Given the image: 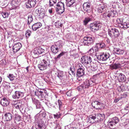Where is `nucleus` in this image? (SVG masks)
<instances>
[{
  "label": "nucleus",
  "instance_id": "f257e3e1",
  "mask_svg": "<svg viewBox=\"0 0 129 129\" xmlns=\"http://www.w3.org/2000/svg\"><path fill=\"white\" fill-rule=\"evenodd\" d=\"M108 34L112 38V41L114 42H115L114 39L118 37L120 35L118 30L115 28H111L108 29Z\"/></svg>",
  "mask_w": 129,
  "mask_h": 129
},
{
  "label": "nucleus",
  "instance_id": "f03ea898",
  "mask_svg": "<svg viewBox=\"0 0 129 129\" xmlns=\"http://www.w3.org/2000/svg\"><path fill=\"white\" fill-rule=\"evenodd\" d=\"M94 38L92 36H87L84 37L83 38V43L85 45H92L94 43Z\"/></svg>",
  "mask_w": 129,
  "mask_h": 129
},
{
  "label": "nucleus",
  "instance_id": "7ed1b4c3",
  "mask_svg": "<svg viewBox=\"0 0 129 129\" xmlns=\"http://www.w3.org/2000/svg\"><path fill=\"white\" fill-rule=\"evenodd\" d=\"M46 12L43 8H39L33 12V14L36 16H38L41 19L43 18L45 15Z\"/></svg>",
  "mask_w": 129,
  "mask_h": 129
},
{
  "label": "nucleus",
  "instance_id": "20e7f679",
  "mask_svg": "<svg viewBox=\"0 0 129 129\" xmlns=\"http://www.w3.org/2000/svg\"><path fill=\"white\" fill-rule=\"evenodd\" d=\"M101 27V24L99 22H94L89 25L90 30L93 32H95L99 30Z\"/></svg>",
  "mask_w": 129,
  "mask_h": 129
},
{
  "label": "nucleus",
  "instance_id": "39448f33",
  "mask_svg": "<svg viewBox=\"0 0 129 129\" xmlns=\"http://www.w3.org/2000/svg\"><path fill=\"white\" fill-rule=\"evenodd\" d=\"M110 56V54L108 53L102 52L97 55V57L100 61H105L109 58Z\"/></svg>",
  "mask_w": 129,
  "mask_h": 129
},
{
  "label": "nucleus",
  "instance_id": "423d86ee",
  "mask_svg": "<svg viewBox=\"0 0 129 129\" xmlns=\"http://www.w3.org/2000/svg\"><path fill=\"white\" fill-rule=\"evenodd\" d=\"M95 83V82L93 79L87 80L82 85L81 87L83 89L88 88L93 85Z\"/></svg>",
  "mask_w": 129,
  "mask_h": 129
},
{
  "label": "nucleus",
  "instance_id": "0eeeda50",
  "mask_svg": "<svg viewBox=\"0 0 129 129\" xmlns=\"http://www.w3.org/2000/svg\"><path fill=\"white\" fill-rule=\"evenodd\" d=\"M56 10L59 14L62 13L64 11V3L61 2H58L56 5Z\"/></svg>",
  "mask_w": 129,
  "mask_h": 129
},
{
  "label": "nucleus",
  "instance_id": "6e6552de",
  "mask_svg": "<svg viewBox=\"0 0 129 129\" xmlns=\"http://www.w3.org/2000/svg\"><path fill=\"white\" fill-rule=\"evenodd\" d=\"M62 48V45L59 43H57L51 46V50L53 53H56Z\"/></svg>",
  "mask_w": 129,
  "mask_h": 129
},
{
  "label": "nucleus",
  "instance_id": "1a4fd4ad",
  "mask_svg": "<svg viewBox=\"0 0 129 129\" xmlns=\"http://www.w3.org/2000/svg\"><path fill=\"white\" fill-rule=\"evenodd\" d=\"M45 51V50L42 48L41 47H39L37 48H35L33 54L34 58H37L39 54L42 53Z\"/></svg>",
  "mask_w": 129,
  "mask_h": 129
},
{
  "label": "nucleus",
  "instance_id": "9d476101",
  "mask_svg": "<svg viewBox=\"0 0 129 129\" xmlns=\"http://www.w3.org/2000/svg\"><path fill=\"white\" fill-rule=\"evenodd\" d=\"M81 62L84 64H88L90 63L92 61L91 57L89 56H84L82 57L81 59Z\"/></svg>",
  "mask_w": 129,
  "mask_h": 129
},
{
  "label": "nucleus",
  "instance_id": "9b49d317",
  "mask_svg": "<svg viewBox=\"0 0 129 129\" xmlns=\"http://www.w3.org/2000/svg\"><path fill=\"white\" fill-rule=\"evenodd\" d=\"M107 15L109 17H116L117 15V13L116 10L114 9L108 11V12L106 13H104V15Z\"/></svg>",
  "mask_w": 129,
  "mask_h": 129
},
{
  "label": "nucleus",
  "instance_id": "f8f14e48",
  "mask_svg": "<svg viewBox=\"0 0 129 129\" xmlns=\"http://www.w3.org/2000/svg\"><path fill=\"white\" fill-rule=\"evenodd\" d=\"M42 57L43 59H42V61H41V62L47 67H49L50 64L49 58L46 55L43 56Z\"/></svg>",
  "mask_w": 129,
  "mask_h": 129
},
{
  "label": "nucleus",
  "instance_id": "ddd939ff",
  "mask_svg": "<svg viewBox=\"0 0 129 129\" xmlns=\"http://www.w3.org/2000/svg\"><path fill=\"white\" fill-rule=\"evenodd\" d=\"M36 2V0H28L25 3L26 7L27 8H31L34 7Z\"/></svg>",
  "mask_w": 129,
  "mask_h": 129
},
{
  "label": "nucleus",
  "instance_id": "4468645a",
  "mask_svg": "<svg viewBox=\"0 0 129 129\" xmlns=\"http://www.w3.org/2000/svg\"><path fill=\"white\" fill-rule=\"evenodd\" d=\"M22 47V45L20 43L15 44L13 46V50L14 53H15L19 51Z\"/></svg>",
  "mask_w": 129,
  "mask_h": 129
},
{
  "label": "nucleus",
  "instance_id": "2eb2a0df",
  "mask_svg": "<svg viewBox=\"0 0 129 129\" xmlns=\"http://www.w3.org/2000/svg\"><path fill=\"white\" fill-rule=\"evenodd\" d=\"M23 95V92L20 91H16L13 94L12 97L14 99H18L22 97Z\"/></svg>",
  "mask_w": 129,
  "mask_h": 129
},
{
  "label": "nucleus",
  "instance_id": "dca6fc26",
  "mask_svg": "<svg viewBox=\"0 0 129 129\" xmlns=\"http://www.w3.org/2000/svg\"><path fill=\"white\" fill-rule=\"evenodd\" d=\"M92 106L96 109L100 110L101 107L102 105L101 103L97 101H93L91 104Z\"/></svg>",
  "mask_w": 129,
  "mask_h": 129
},
{
  "label": "nucleus",
  "instance_id": "f3484780",
  "mask_svg": "<svg viewBox=\"0 0 129 129\" xmlns=\"http://www.w3.org/2000/svg\"><path fill=\"white\" fill-rule=\"evenodd\" d=\"M91 4L88 3H85L83 4V7L84 10L88 13L90 12Z\"/></svg>",
  "mask_w": 129,
  "mask_h": 129
},
{
  "label": "nucleus",
  "instance_id": "a211bd4d",
  "mask_svg": "<svg viewBox=\"0 0 129 129\" xmlns=\"http://www.w3.org/2000/svg\"><path fill=\"white\" fill-rule=\"evenodd\" d=\"M84 67L81 66L77 70V75L78 76L81 77L83 76L84 74L85 71Z\"/></svg>",
  "mask_w": 129,
  "mask_h": 129
},
{
  "label": "nucleus",
  "instance_id": "6ab92c4d",
  "mask_svg": "<svg viewBox=\"0 0 129 129\" xmlns=\"http://www.w3.org/2000/svg\"><path fill=\"white\" fill-rule=\"evenodd\" d=\"M32 100L33 104L35 105L36 108H40L41 105L39 101L35 98H32Z\"/></svg>",
  "mask_w": 129,
  "mask_h": 129
},
{
  "label": "nucleus",
  "instance_id": "aec40b11",
  "mask_svg": "<svg viewBox=\"0 0 129 129\" xmlns=\"http://www.w3.org/2000/svg\"><path fill=\"white\" fill-rule=\"evenodd\" d=\"M42 26V24L40 22L35 23L32 26V28L33 30H36L40 28Z\"/></svg>",
  "mask_w": 129,
  "mask_h": 129
},
{
  "label": "nucleus",
  "instance_id": "412c9836",
  "mask_svg": "<svg viewBox=\"0 0 129 129\" xmlns=\"http://www.w3.org/2000/svg\"><path fill=\"white\" fill-rule=\"evenodd\" d=\"M0 103L2 106H5L9 105V102L6 98H4L1 100Z\"/></svg>",
  "mask_w": 129,
  "mask_h": 129
},
{
  "label": "nucleus",
  "instance_id": "4be33fe9",
  "mask_svg": "<svg viewBox=\"0 0 129 129\" xmlns=\"http://www.w3.org/2000/svg\"><path fill=\"white\" fill-rule=\"evenodd\" d=\"M119 82H123L125 81L126 78L125 75L122 73H120L118 77Z\"/></svg>",
  "mask_w": 129,
  "mask_h": 129
},
{
  "label": "nucleus",
  "instance_id": "5701e85b",
  "mask_svg": "<svg viewBox=\"0 0 129 129\" xmlns=\"http://www.w3.org/2000/svg\"><path fill=\"white\" fill-rule=\"evenodd\" d=\"M78 0H67L66 5L67 6L70 7L74 4L77 2Z\"/></svg>",
  "mask_w": 129,
  "mask_h": 129
},
{
  "label": "nucleus",
  "instance_id": "b1692460",
  "mask_svg": "<svg viewBox=\"0 0 129 129\" xmlns=\"http://www.w3.org/2000/svg\"><path fill=\"white\" fill-rule=\"evenodd\" d=\"M63 21L61 20H58L54 23V25L56 27L60 28L62 27L63 25Z\"/></svg>",
  "mask_w": 129,
  "mask_h": 129
},
{
  "label": "nucleus",
  "instance_id": "393cba45",
  "mask_svg": "<svg viewBox=\"0 0 129 129\" xmlns=\"http://www.w3.org/2000/svg\"><path fill=\"white\" fill-rule=\"evenodd\" d=\"M121 25L123 26L122 27L124 29L129 27V23L128 22H125L124 21H122L121 23Z\"/></svg>",
  "mask_w": 129,
  "mask_h": 129
},
{
  "label": "nucleus",
  "instance_id": "a878e982",
  "mask_svg": "<svg viewBox=\"0 0 129 129\" xmlns=\"http://www.w3.org/2000/svg\"><path fill=\"white\" fill-rule=\"evenodd\" d=\"M105 10V6L104 5L100 6L98 8L97 12L99 13H101Z\"/></svg>",
  "mask_w": 129,
  "mask_h": 129
},
{
  "label": "nucleus",
  "instance_id": "bb28decb",
  "mask_svg": "<svg viewBox=\"0 0 129 129\" xmlns=\"http://www.w3.org/2000/svg\"><path fill=\"white\" fill-rule=\"evenodd\" d=\"M115 52L118 54H123L124 53V51L120 48H115Z\"/></svg>",
  "mask_w": 129,
  "mask_h": 129
},
{
  "label": "nucleus",
  "instance_id": "cd10ccee",
  "mask_svg": "<svg viewBox=\"0 0 129 129\" xmlns=\"http://www.w3.org/2000/svg\"><path fill=\"white\" fill-rule=\"evenodd\" d=\"M88 119L89 122L91 123H94L95 122V119H96L95 114L90 115Z\"/></svg>",
  "mask_w": 129,
  "mask_h": 129
},
{
  "label": "nucleus",
  "instance_id": "c85d7f7f",
  "mask_svg": "<svg viewBox=\"0 0 129 129\" xmlns=\"http://www.w3.org/2000/svg\"><path fill=\"white\" fill-rule=\"evenodd\" d=\"M38 67L39 69L42 71L48 68L42 62L41 64H38Z\"/></svg>",
  "mask_w": 129,
  "mask_h": 129
},
{
  "label": "nucleus",
  "instance_id": "c756f323",
  "mask_svg": "<svg viewBox=\"0 0 129 129\" xmlns=\"http://www.w3.org/2000/svg\"><path fill=\"white\" fill-rule=\"evenodd\" d=\"M5 116L7 121H9L11 120L12 117V115L11 113H5Z\"/></svg>",
  "mask_w": 129,
  "mask_h": 129
},
{
  "label": "nucleus",
  "instance_id": "7c9ffc66",
  "mask_svg": "<svg viewBox=\"0 0 129 129\" xmlns=\"http://www.w3.org/2000/svg\"><path fill=\"white\" fill-rule=\"evenodd\" d=\"M91 65L90 69L93 71H96L98 69L96 64L95 63H93V64L92 63H90Z\"/></svg>",
  "mask_w": 129,
  "mask_h": 129
},
{
  "label": "nucleus",
  "instance_id": "2f4dec72",
  "mask_svg": "<svg viewBox=\"0 0 129 129\" xmlns=\"http://www.w3.org/2000/svg\"><path fill=\"white\" fill-rule=\"evenodd\" d=\"M91 20V19L89 17L85 18L83 20V24L84 25H86Z\"/></svg>",
  "mask_w": 129,
  "mask_h": 129
},
{
  "label": "nucleus",
  "instance_id": "473e14b6",
  "mask_svg": "<svg viewBox=\"0 0 129 129\" xmlns=\"http://www.w3.org/2000/svg\"><path fill=\"white\" fill-rule=\"evenodd\" d=\"M65 53V52H62L60 54L58 55L57 57H55L54 58L55 59L57 60L59 59Z\"/></svg>",
  "mask_w": 129,
  "mask_h": 129
},
{
  "label": "nucleus",
  "instance_id": "72a5a7b5",
  "mask_svg": "<svg viewBox=\"0 0 129 129\" xmlns=\"http://www.w3.org/2000/svg\"><path fill=\"white\" fill-rule=\"evenodd\" d=\"M43 122L41 120L38 122L37 126L38 128H37V129H42Z\"/></svg>",
  "mask_w": 129,
  "mask_h": 129
},
{
  "label": "nucleus",
  "instance_id": "f704fd0d",
  "mask_svg": "<svg viewBox=\"0 0 129 129\" xmlns=\"http://www.w3.org/2000/svg\"><path fill=\"white\" fill-rule=\"evenodd\" d=\"M28 24H30V23L33 21V18L31 15H29L28 17Z\"/></svg>",
  "mask_w": 129,
  "mask_h": 129
},
{
  "label": "nucleus",
  "instance_id": "c9c22d12",
  "mask_svg": "<svg viewBox=\"0 0 129 129\" xmlns=\"http://www.w3.org/2000/svg\"><path fill=\"white\" fill-rule=\"evenodd\" d=\"M111 121L116 124L118 122L119 119L117 117H115L112 118Z\"/></svg>",
  "mask_w": 129,
  "mask_h": 129
},
{
  "label": "nucleus",
  "instance_id": "e433bc0d",
  "mask_svg": "<svg viewBox=\"0 0 129 129\" xmlns=\"http://www.w3.org/2000/svg\"><path fill=\"white\" fill-rule=\"evenodd\" d=\"M57 0H50L49 3L50 6H53L54 4H55L57 2Z\"/></svg>",
  "mask_w": 129,
  "mask_h": 129
},
{
  "label": "nucleus",
  "instance_id": "4c0bfd02",
  "mask_svg": "<svg viewBox=\"0 0 129 129\" xmlns=\"http://www.w3.org/2000/svg\"><path fill=\"white\" fill-rule=\"evenodd\" d=\"M105 44L103 43H100L97 44V46L99 48H102L105 47Z\"/></svg>",
  "mask_w": 129,
  "mask_h": 129
},
{
  "label": "nucleus",
  "instance_id": "58836bf2",
  "mask_svg": "<svg viewBox=\"0 0 129 129\" xmlns=\"http://www.w3.org/2000/svg\"><path fill=\"white\" fill-rule=\"evenodd\" d=\"M96 51L95 47H93L88 50V52L91 53H92L94 52H95Z\"/></svg>",
  "mask_w": 129,
  "mask_h": 129
},
{
  "label": "nucleus",
  "instance_id": "ea45409f",
  "mask_svg": "<svg viewBox=\"0 0 129 129\" xmlns=\"http://www.w3.org/2000/svg\"><path fill=\"white\" fill-rule=\"evenodd\" d=\"M64 76V72L63 71H60L58 73V76L59 78L61 79Z\"/></svg>",
  "mask_w": 129,
  "mask_h": 129
},
{
  "label": "nucleus",
  "instance_id": "a19ab883",
  "mask_svg": "<svg viewBox=\"0 0 129 129\" xmlns=\"http://www.w3.org/2000/svg\"><path fill=\"white\" fill-rule=\"evenodd\" d=\"M8 77L11 81H13L15 78V76L13 74H9Z\"/></svg>",
  "mask_w": 129,
  "mask_h": 129
},
{
  "label": "nucleus",
  "instance_id": "79ce46f5",
  "mask_svg": "<svg viewBox=\"0 0 129 129\" xmlns=\"http://www.w3.org/2000/svg\"><path fill=\"white\" fill-rule=\"evenodd\" d=\"M2 15L3 17L4 18H6L8 17L9 16L8 13L6 12H2Z\"/></svg>",
  "mask_w": 129,
  "mask_h": 129
},
{
  "label": "nucleus",
  "instance_id": "37998d69",
  "mask_svg": "<svg viewBox=\"0 0 129 129\" xmlns=\"http://www.w3.org/2000/svg\"><path fill=\"white\" fill-rule=\"evenodd\" d=\"M21 118V116L19 115L18 114H15V120L17 121H19L20 120Z\"/></svg>",
  "mask_w": 129,
  "mask_h": 129
},
{
  "label": "nucleus",
  "instance_id": "c03bdc74",
  "mask_svg": "<svg viewBox=\"0 0 129 129\" xmlns=\"http://www.w3.org/2000/svg\"><path fill=\"white\" fill-rule=\"evenodd\" d=\"M43 91L45 92V90H43L42 91L41 90H38L37 91H36L35 92V94L36 95H37L38 94H37V93H38V95H39L42 96L43 95Z\"/></svg>",
  "mask_w": 129,
  "mask_h": 129
},
{
  "label": "nucleus",
  "instance_id": "a18cd8bd",
  "mask_svg": "<svg viewBox=\"0 0 129 129\" xmlns=\"http://www.w3.org/2000/svg\"><path fill=\"white\" fill-rule=\"evenodd\" d=\"M31 33V31L29 30H27L25 34L26 37L27 38H28L30 36Z\"/></svg>",
  "mask_w": 129,
  "mask_h": 129
},
{
  "label": "nucleus",
  "instance_id": "49530a36",
  "mask_svg": "<svg viewBox=\"0 0 129 129\" xmlns=\"http://www.w3.org/2000/svg\"><path fill=\"white\" fill-rule=\"evenodd\" d=\"M70 70L71 71L73 74L75 75V69L74 66H71L70 68Z\"/></svg>",
  "mask_w": 129,
  "mask_h": 129
},
{
  "label": "nucleus",
  "instance_id": "de8ad7c7",
  "mask_svg": "<svg viewBox=\"0 0 129 129\" xmlns=\"http://www.w3.org/2000/svg\"><path fill=\"white\" fill-rule=\"evenodd\" d=\"M21 104L20 103H17V104L14 105V106L15 107L16 109H19L21 107Z\"/></svg>",
  "mask_w": 129,
  "mask_h": 129
},
{
  "label": "nucleus",
  "instance_id": "09e8293b",
  "mask_svg": "<svg viewBox=\"0 0 129 129\" xmlns=\"http://www.w3.org/2000/svg\"><path fill=\"white\" fill-rule=\"evenodd\" d=\"M124 21L122 19L117 18L116 19V21L117 23L119 24H121L122 22V21Z\"/></svg>",
  "mask_w": 129,
  "mask_h": 129
},
{
  "label": "nucleus",
  "instance_id": "8fccbe9b",
  "mask_svg": "<svg viewBox=\"0 0 129 129\" xmlns=\"http://www.w3.org/2000/svg\"><path fill=\"white\" fill-rule=\"evenodd\" d=\"M108 124L110 127H111L113 126L115 124L111 121L109 122Z\"/></svg>",
  "mask_w": 129,
  "mask_h": 129
},
{
  "label": "nucleus",
  "instance_id": "3c124183",
  "mask_svg": "<svg viewBox=\"0 0 129 129\" xmlns=\"http://www.w3.org/2000/svg\"><path fill=\"white\" fill-rule=\"evenodd\" d=\"M99 116H100V118H101V120H103V119H104L105 118V116L103 113L102 114L100 113V114H99Z\"/></svg>",
  "mask_w": 129,
  "mask_h": 129
},
{
  "label": "nucleus",
  "instance_id": "603ef678",
  "mask_svg": "<svg viewBox=\"0 0 129 129\" xmlns=\"http://www.w3.org/2000/svg\"><path fill=\"white\" fill-rule=\"evenodd\" d=\"M100 113H97L95 114V116L96 117V119L97 118L98 120H101V118H100V116H99V114H100Z\"/></svg>",
  "mask_w": 129,
  "mask_h": 129
},
{
  "label": "nucleus",
  "instance_id": "864d4df0",
  "mask_svg": "<svg viewBox=\"0 0 129 129\" xmlns=\"http://www.w3.org/2000/svg\"><path fill=\"white\" fill-rule=\"evenodd\" d=\"M58 101L59 106V109H60L62 106V102L61 101L59 100H58Z\"/></svg>",
  "mask_w": 129,
  "mask_h": 129
},
{
  "label": "nucleus",
  "instance_id": "5fc2aeb1",
  "mask_svg": "<svg viewBox=\"0 0 129 129\" xmlns=\"http://www.w3.org/2000/svg\"><path fill=\"white\" fill-rule=\"evenodd\" d=\"M46 104L49 107H52V104H51L49 101L45 102Z\"/></svg>",
  "mask_w": 129,
  "mask_h": 129
},
{
  "label": "nucleus",
  "instance_id": "6e6d98bb",
  "mask_svg": "<svg viewBox=\"0 0 129 129\" xmlns=\"http://www.w3.org/2000/svg\"><path fill=\"white\" fill-rule=\"evenodd\" d=\"M9 129H18V128L17 126L12 124Z\"/></svg>",
  "mask_w": 129,
  "mask_h": 129
},
{
  "label": "nucleus",
  "instance_id": "4d7b16f0",
  "mask_svg": "<svg viewBox=\"0 0 129 129\" xmlns=\"http://www.w3.org/2000/svg\"><path fill=\"white\" fill-rule=\"evenodd\" d=\"M53 115L54 118H58L60 117V116L61 115V114H58V113H56V114H54Z\"/></svg>",
  "mask_w": 129,
  "mask_h": 129
},
{
  "label": "nucleus",
  "instance_id": "13d9d810",
  "mask_svg": "<svg viewBox=\"0 0 129 129\" xmlns=\"http://www.w3.org/2000/svg\"><path fill=\"white\" fill-rule=\"evenodd\" d=\"M112 67L114 69H116L118 68V65L117 64H115Z\"/></svg>",
  "mask_w": 129,
  "mask_h": 129
},
{
  "label": "nucleus",
  "instance_id": "bf43d9fd",
  "mask_svg": "<svg viewBox=\"0 0 129 129\" xmlns=\"http://www.w3.org/2000/svg\"><path fill=\"white\" fill-rule=\"evenodd\" d=\"M124 109L125 110H129V105H127L126 107Z\"/></svg>",
  "mask_w": 129,
  "mask_h": 129
},
{
  "label": "nucleus",
  "instance_id": "052dcab7",
  "mask_svg": "<svg viewBox=\"0 0 129 129\" xmlns=\"http://www.w3.org/2000/svg\"><path fill=\"white\" fill-rule=\"evenodd\" d=\"M48 11L50 14H53L52 10V9H49L48 10Z\"/></svg>",
  "mask_w": 129,
  "mask_h": 129
},
{
  "label": "nucleus",
  "instance_id": "680f3d73",
  "mask_svg": "<svg viewBox=\"0 0 129 129\" xmlns=\"http://www.w3.org/2000/svg\"><path fill=\"white\" fill-rule=\"evenodd\" d=\"M120 100V99L119 98H117V99H116L114 101V102L115 103H116L117 102Z\"/></svg>",
  "mask_w": 129,
  "mask_h": 129
},
{
  "label": "nucleus",
  "instance_id": "e2e57ef3",
  "mask_svg": "<svg viewBox=\"0 0 129 129\" xmlns=\"http://www.w3.org/2000/svg\"><path fill=\"white\" fill-rule=\"evenodd\" d=\"M123 3H128L129 2V0H122Z\"/></svg>",
  "mask_w": 129,
  "mask_h": 129
},
{
  "label": "nucleus",
  "instance_id": "0e129e2a",
  "mask_svg": "<svg viewBox=\"0 0 129 129\" xmlns=\"http://www.w3.org/2000/svg\"><path fill=\"white\" fill-rule=\"evenodd\" d=\"M122 87V86H120L119 87V88H120V89H118V91H120H120H122V89H121V88H121V87Z\"/></svg>",
  "mask_w": 129,
  "mask_h": 129
},
{
  "label": "nucleus",
  "instance_id": "69168bd1",
  "mask_svg": "<svg viewBox=\"0 0 129 129\" xmlns=\"http://www.w3.org/2000/svg\"><path fill=\"white\" fill-rule=\"evenodd\" d=\"M49 38V36H45V39H47Z\"/></svg>",
  "mask_w": 129,
  "mask_h": 129
},
{
  "label": "nucleus",
  "instance_id": "338daca9",
  "mask_svg": "<svg viewBox=\"0 0 129 129\" xmlns=\"http://www.w3.org/2000/svg\"><path fill=\"white\" fill-rule=\"evenodd\" d=\"M45 112L44 110L43 109L41 111H40L39 113H40L41 112H43V113H44Z\"/></svg>",
  "mask_w": 129,
  "mask_h": 129
},
{
  "label": "nucleus",
  "instance_id": "774afa93",
  "mask_svg": "<svg viewBox=\"0 0 129 129\" xmlns=\"http://www.w3.org/2000/svg\"><path fill=\"white\" fill-rule=\"evenodd\" d=\"M2 79L1 77H0V84H1V83L2 81Z\"/></svg>",
  "mask_w": 129,
  "mask_h": 129
}]
</instances>
